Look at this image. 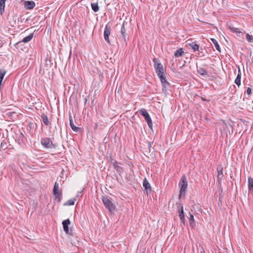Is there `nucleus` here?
<instances>
[{
    "instance_id": "obj_6",
    "label": "nucleus",
    "mask_w": 253,
    "mask_h": 253,
    "mask_svg": "<svg viewBox=\"0 0 253 253\" xmlns=\"http://www.w3.org/2000/svg\"><path fill=\"white\" fill-rule=\"evenodd\" d=\"M120 34L121 35L120 38L121 39L122 41H123L124 43H126V40L128 39V36L126 33V30L125 28L124 23H123V24L122 25Z\"/></svg>"
},
{
    "instance_id": "obj_12",
    "label": "nucleus",
    "mask_w": 253,
    "mask_h": 253,
    "mask_svg": "<svg viewBox=\"0 0 253 253\" xmlns=\"http://www.w3.org/2000/svg\"><path fill=\"white\" fill-rule=\"evenodd\" d=\"M70 125L72 130L75 132H79L81 130V128L75 126L73 123V119L70 116L69 117Z\"/></svg>"
},
{
    "instance_id": "obj_26",
    "label": "nucleus",
    "mask_w": 253,
    "mask_h": 253,
    "mask_svg": "<svg viewBox=\"0 0 253 253\" xmlns=\"http://www.w3.org/2000/svg\"><path fill=\"white\" fill-rule=\"evenodd\" d=\"M91 8L93 11L95 12H96L99 11V8L97 2L96 3H91Z\"/></svg>"
},
{
    "instance_id": "obj_25",
    "label": "nucleus",
    "mask_w": 253,
    "mask_h": 253,
    "mask_svg": "<svg viewBox=\"0 0 253 253\" xmlns=\"http://www.w3.org/2000/svg\"><path fill=\"white\" fill-rule=\"evenodd\" d=\"M211 41L214 45V46L217 50L220 52V48L217 41L214 39H211Z\"/></svg>"
},
{
    "instance_id": "obj_23",
    "label": "nucleus",
    "mask_w": 253,
    "mask_h": 253,
    "mask_svg": "<svg viewBox=\"0 0 253 253\" xmlns=\"http://www.w3.org/2000/svg\"><path fill=\"white\" fill-rule=\"evenodd\" d=\"M189 45L192 47L194 52L198 50L199 49V45L195 42H192L189 43Z\"/></svg>"
},
{
    "instance_id": "obj_1",
    "label": "nucleus",
    "mask_w": 253,
    "mask_h": 253,
    "mask_svg": "<svg viewBox=\"0 0 253 253\" xmlns=\"http://www.w3.org/2000/svg\"><path fill=\"white\" fill-rule=\"evenodd\" d=\"M179 186L180 187L179 197L184 196L188 186L187 181L185 175H183L181 177L179 182Z\"/></svg>"
},
{
    "instance_id": "obj_20",
    "label": "nucleus",
    "mask_w": 253,
    "mask_h": 253,
    "mask_svg": "<svg viewBox=\"0 0 253 253\" xmlns=\"http://www.w3.org/2000/svg\"><path fill=\"white\" fill-rule=\"evenodd\" d=\"M184 51L182 48H180L176 50L174 52V56L175 57H179L182 56Z\"/></svg>"
},
{
    "instance_id": "obj_11",
    "label": "nucleus",
    "mask_w": 253,
    "mask_h": 253,
    "mask_svg": "<svg viewBox=\"0 0 253 253\" xmlns=\"http://www.w3.org/2000/svg\"><path fill=\"white\" fill-rule=\"evenodd\" d=\"M143 186L145 189L146 194L148 195L151 192V186L146 178L143 179Z\"/></svg>"
},
{
    "instance_id": "obj_21",
    "label": "nucleus",
    "mask_w": 253,
    "mask_h": 253,
    "mask_svg": "<svg viewBox=\"0 0 253 253\" xmlns=\"http://www.w3.org/2000/svg\"><path fill=\"white\" fill-rule=\"evenodd\" d=\"M114 168L118 172L120 173L122 170V168L119 166V164L117 161H115L113 164Z\"/></svg>"
},
{
    "instance_id": "obj_9",
    "label": "nucleus",
    "mask_w": 253,
    "mask_h": 253,
    "mask_svg": "<svg viewBox=\"0 0 253 253\" xmlns=\"http://www.w3.org/2000/svg\"><path fill=\"white\" fill-rule=\"evenodd\" d=\"M158 77L160 79L162 84V88L163 89V90H164V89L166 90V89L169 86V83L167 81L166 78L164 75Z\"/></svg>"
},
{
    "instance_id": "obj_7",
    "label": "nucleus",
    "mask_w": 253,
    "mask_h": 253,
    "mask_svg": "<svg viewBox=\"0 0 253 253\" xmlns=\"http://www.w3.org/2000/svg\"><path fill=\"white\" fill-rule=\"evenodd\" d=\"M53 192L56 198L60 199L61 198L62 191L59 188L58 183L56 182L54 184Z\"/></svg>"
},
{
    "instance_id": "obj_32",
    "label": "nucleus",
    "mask_w": 253,
    "mask_h": 253,
    "mask_svg": "<svg viewBox=\"0 0 253 253\" xmlns=\"http://www.w3.org/2000/svg\"><path fill=\"white\" fill-rule=\"evenodd\" d=\"M246 39L248 42H253V37L249 34H246Z\"/></svg>"
},
{
    "instance_id": "obj_8",
    "label": "nucleus",
    "mask_w": 253,
    "mask_h": 253,
    "mask_svg": "<svg viewBox=\"0 0 253 253\" xmlns=\"http://www.w3.org/2000/svg\"><path fill=\"white\" fill-rule=\"evenodd\" d=\"M111 30V27L108 25H106L104 31V37L105 41L108 43H110V42L109 36L110 35Z\"/></svg>"
},
{
    "instance_id": "obj_18",
    "label": "nucleus",
    "mask_w": 253,
    "mask_h": 253,
    "mask_svg": "<svg viewBox=\"0 0 253 253\" xmlns=\"http://www.w3.org/2000/svg\"><path fill=\"white\" fill-rule=\"evenodd\" d=\"M241 73L240 69L238 70V75L235 79V83L239 86L241 85Z\"/></svg>"
},
{
    "instance_id": "obj_14",
    "label": "nucleus",
    "mask_w": 253,
    "mask_h": 253,
    "mask_svg": "<svg viewBox=\"0 0 253 253\" xmlns=\"http://www.w3.org/2000/svg\"><path fill=\"white\" fill-rule=\"evenodd\" d=\"M178 213H179V216L180 218V220L184 223L185 221V217H184V214L183 211V207L182 206H181L180 208L178 210Z\"/></svg>"
},
{
    "instance_id": "obj_10",
    "label": "nucleus",
    "mask_w": 253,
    "mask_h": 253,
    "mask_svg": "<svg viewBox=\"0 0 253 253\" xmlns=\"http://www.w3.org/2000/svg\"><path fill=\"white\" fill-rule=\"evenodd\" d=\"M33 36H34V35L33 33L30 34L28 36H27L25 37L24 38H23V39L22 41H19V42H17V43H16L14 44L15 47H16V48H18L17 46H18L19 44H21L22 42L26 43V42H30L33 39Z\"/></svg>"
},
{
    "instance_id": "obj_28",
    "label": "nucleus",
    "mask_w": 253,
    "mask_h": 253,
    "mask_svg": "<svg viewBox=\"0 0 253 253\" xmlns=\"http://www.w3.org/2000/svg\"><path fill=\"white\" fill-rule=\"evenodd\" d=\"M5 114L10 119L14 118L15 116L16 115V113L15 112L10 111L6 112Z\"/></svg>"
},
{
    "instance_id": "obj_15",
    "label": "nucleus",
    "mask_w": 253,
    "mask_h": 253,
    "mask_svg": "<svg viewBox=\"0 0 253 253\" xmlns=\"http://www.w3.org/2000/svg\"><path fill=\"white\" fill-rule=\"evenodd\" d=\"M35 6V3L33 1H26L25 2V7L27 9H32Z\"/></svg>"
},
{
    "instance_id": "obj_4",
    "label": "nucleus",
    "mask_w": 253,
    "mask_h": 253,
    "mask_svg": "<svg viewBox=\"0 0 253 253\" xmlns=\"http://www.w3.org/2000/svg\"><path fill=\"white\" fill-rule=\"evenodd\" d=\"M41 142L42 145L47 149H53L56 147V145L53 144L50 138L44 137L41 139Z\"/></svg>"
},
{
    "instance_id": "obj_31",
    "label": "nucleus",
    "mask_w": 253,
    "mask_h": 253,
    "mask_svg": "<svg viewBox=\"0 0 253 253\" xmlns=\"http://www.w3.org/2000/svg\"><path fill=\"white\" fill-rule=\"evenodd\" d=\"M7 148V143L5 141H2L0 146V150H4Z\"/></svg>"
},
{
    "instance_id": "obj_19",
    "label": "nucleus",
    "mask_w": 253,
    "mask_h": 253,
    "mask_svg": "<svg viewBox=\"0 0 253 253\" xmlns=\"http://www.w3.org/2000/svg\"><path fill=\"white\" fill-rule=\"evenodd\" d=\"M248 188L250 191L253 192V178L251 177L248 178Z\"/></svg>"
},
{
    "instance_id": "obj_34",
    "label": "nucleus",
    "mask_w": 253,
    "mask_h": 253,
    "mask_svg": "<svg viewBox=\"0 0 253 253\" xmlns=\"http://www.w3.org/2000/svg\"><path fill=\"white\" fill-rule=\"evenodd\" d=\"M247 92L248 94L251 95L252 93V89L250 87H248Z\"/></svg>"
},
{
    "instance_id": "obj_27",
    "label": "nucleus",
    "mask_w": 253,
    "mask_h": 253,
    "mask_svg": "<svg viewBox=\"0 0 253 253\" xmlns=\"http://www.w3.org/2000/svg\"><path fill=\"white\" fill-rule=\"evenodd\" d=\"M77 200L76 198H74L73 199H70L67 201L65 204V206H72L75 204V201Z\"/></svg>"
},
{
    "instance_id": "obj_17",
    "label": "nucleus",
    "mask_w": 253,
    "mask_h": 253,
    "mask_svg": "<svg viewBox=\"0 0 253 253\" xmlns=\"http://www.w3.org/2000/svg\"><path fill=\"white\" fill-rule=\"evenodd\" d=\"M41 118L43 123L45 126H48L50 125V123L48 120V117L45 114H42Z\"/></svg>"
},
{
    "instance_id": "obj_35",
    "label": "nucleus",
    "mask_w": 253,
    "mask_h": 253,
    "mask_svg": "<svg viewBox=\"0 0 253 253\" xmlns=\"http://www.w3.org/2000/svg\"><path fill=\"white\" fill-rule=\"evenodd\" d=\"M82 193V191L78 192L77 195L76 196V197L75 198H76L77 199V197L81 196V194Z\"/></svg>"
},
{
    "instance_id": "obj_30",
    "label": "nucleus",
    "mask_w": 253,
    "mask_h": 253,
    "mask_svg": "<svg viewBox=\"0 0 253 253\" xmlns=\"http://www.w3.org/2000/svg\"><path fill=\"white\" fill-rule=\"evenodd\" d=\"M189 223H190V225L192 227H193V226L195 225L194 216L192 214H190Z\"/></svg>"
},
{
    "instance_id": "obj_24",
    "label": "nucleus",
    "mask_w": 253,
    "mask_h": 253,
    "mask_svg": "<svg viewBox=\"0 0 253 253\" xmlns=\"http://www.w3.org/2000/svg\"><path fill=\"white\" fill-rule=\"evenodd\" d=\"M197 72L202 76L208 75L207 71L203 68L200 67L197 69Z\"/></svg>"
},
{
    "instance_id": "obj_2",
    "label": "nucleus",
    "mask_w": 253,
    "mask_h": 253,
    "mask_svg": "<svg viewBox=\"0 0 253 253\" xmlns=\"http://www.w3.org/2000/svg\"><path fill=\"white\" fill-rule=\"evenodd\" d=\"M154 62V67L156 71V73L157 74L158 76L163 75L164 74V69L163 68V66L160 62V60L156 58H154L153 59Z\"/></svg>"
},
{
    "instance_id": "obj_16",
    "label": "nucleus",
    "mask_w": 253,
    "mask_h": 253,
    "mask_svg": "<svg viewBox=\"0 0 253 253\" xmlns=\"http://www.w3.org/2000/svg\"><path fill=\"white\" fill-rule=\"evenodd\" d=\"M223 168L221 166H218L217 168V179L220 181L221 180V179L223 177Z\"/></svg>"
},
{
    "instance_id": "obj_33",
    "label": "nucleus",
    "mask_w": 253,
    "mask_h": 253,
    "mask_svg": "<svg viewBox=\"0 0 253 253\" xmlns=\"http://www.w3.org/2000/svg\"><path fill=\"white\" fill-rule=\"evenodd\" d=\"M232 31L234 33H242L241 30H240V29L239 28H233L232 29Z\"/></svg>"
},
{
    "instance_id": "obj_3",
    "label": "nucleus",
    "mask_w": 253,
    "mask_h": 253,
    "mask_svg": "<svg viewBox=\"0 0 253 253\" xmlns=\"http://www.w3.org/2000/svg\"><path fill=\"white\" fill-rule=\"evenodd\" d=\"M102 202L106 209L110 212H112L115 210V205L111 202L110 198L107 196H103L102 198Z\"/></svg>"
},
{
    "instance_id": "obj_29",
    "label": "nucleus",
    "mask_w": 253,
    "mask_h": 253,
    "mask_svg": "<svg viewBox=\"0 0 253 253\" xmlns=\"http://www.w3.org/2000/svg\"><path fill=\"white\" fill-rule=\"evenodd\" d=\"M6 74V71L3 69H0V83L1 84L4 76Z\"/></svg>"
},
{
    "instance_id": "obj_5",
    "label": "nucleus",
    "mask_w": 253,
    "mask_h": 253,
    "mask_svg": "<svg viewBox=\"0 0 253 253\" xmlns=\"http://www.w3.org/2000/svg\"><path fill=\"white\" fill-rule=\"evenodd\" d=\"M138 112L142 116L144 117L148 126L152 129L153 126L152 120L146 110L145 109H141L138 111Z\"/></svg>"
},
{
    "instance_id": "obj_13",
    "label": "nucleus",
    "mask_w": 253,
    "mask_h": 253,
    "mask_svg": "<svg viewBox=\"0 0 253 253\" xmlns=\"http://www.w3.org/2000/svg\"><path fill=\"white\" fill-rule=\"evenodd\" d=\"M70 224V221L69 219L64 220L62 222L63 227L64 231L67 233L69 234V230L68 225Z\"/></svg>"
},
{
    "instance_id": "obj_22",
    "label": "nucleus",
    "mask_w": 253,
    "mask_h": 253,
    "mask_svg": "<svg viewBox=\"0 0 253 253\" xmlns=\"http://www.w3.org/2000/svg\"><path fill=\"white\" fill-rule=\"evenodd\" d=\"M5 1L4 0H0V12L1 15L4 11Z\"/></svg>"
}]
</instances>
